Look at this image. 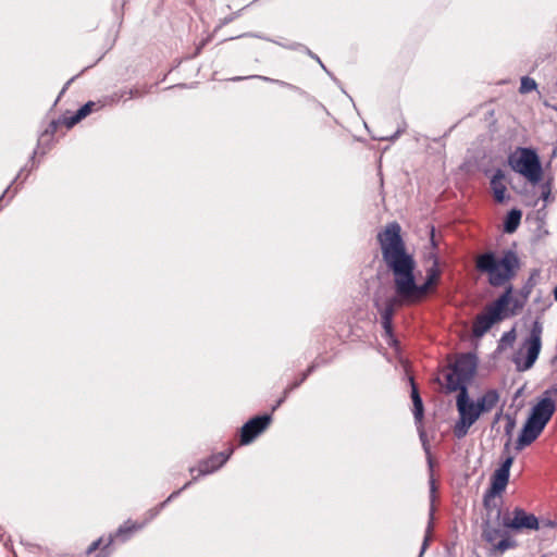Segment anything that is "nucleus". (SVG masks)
Listing matches in <instances>:
<instances>
[{
	"label": "nucleus",
	"instance_id": "obj_5",
	"mask_svg": "<svg viewBox=\"0 0 557 557\" xmlns=\"http://www.w3.org/2000/svg\"><path fill=\"white\" fill-rule=\"evenodd\" d=\"M509 166L535 185L542 181L543 170L540 158L531 148H517L508 157Z\"/></svg>",
	"mask_w": 557,
	"mask_h": 557
},
{
	"label": "nucleus",
	"instance_id": "obj_27",
	"mask_svg": "<svg viewBox=\"0 0 557 557\" xmlns=\"http://www.w3.org/2000/svg\"><path fill=\"white\" fill-rule=\"evenodd\" d=\"M100 543H101V540H97V541L92 542V543L89 545V547H88V549H87V552H86V553H87V555H89V554H91V553L96 552V550L98 549V547H99Z\"/></svg>",
	"mask_w": 557,
	"mask_h": 557
},
{
	"label": "nucleus",
	"instance_id": "obj_1",
	"mask_svg": "<svg viewBox=\"0 0 557 557\" xmlns=\"http://www.w3.org/2000/svg\"><path fill=\"white\" fill-rule=\"evenodd\" d=\"M401 227L392 222L377 234L383 261L394 275L395 292L400 300L414 304L421 301L433 287L425 281L422 285L416 283L413 271L416 261L406 250L401 237Z\"/></svg>",
	"mask_w": 557,
	"mask_h": 557
},
{
	"label": "nucleus",
	"instance_id": "obj_39",
	"mask_svg": "<svg viewBox=\"0 0 557 557\" xmlns=\"http://www.w3.org/2000/svg\"><path fill=\"white\" fill-rule=\"evenodd\" d=\"M3 198H4V195H1V196H0V201H1Z\"/></svg>",
	"mask_w": 557,
	"mask_h": 557
},
{
	"label": "nucleus",
	"instance_id": "obj_32",
	"mask_svg": "<svg viewBox=\"0 0 557 557\" xmlns=\"http://www.w3.org/2000/svg\"><path fill=\"white\" fill-rule=\"evenodd\" d=\"M430 485H431V493L433 494L435 492L436 487H435L434 479L432 476L430 480Z\"/></svg>",
	"mask_w": 557,
	"mask_h": 557
},
{
	"label": "nucleus",
	"instance_id": "obj_15",
	"mask_svg": "<svg viewBox=\"0 0 557 557\" xmlns=\"http://www.w3.org/2000/svg\"><path fill=\"white\" fill-rule=\"evenodd\" d=\"M544 428L541 423L528 418L517 440V449H522L532 444L540 436Z\"/></svg>",
	"mask_w": 557,
	"mask_h": 557
},
{
	"label": "nucleus",
	"instance_id": "obj_38",
	"mask_svg": "<svg viewBox=\"0 0 557 557\" xmlns=\"http://www.w3.org/2000/svg\"><path fill=\"white\" fill-rule=\"evenodd\" d=\"M3 198H4V195H1V196H0V201H1Z\"/></svg>",
	"mask_w": 557,
	"mask_h": 557
},
{
	"label": "nucleus",
	"instance_id": "obj_22",
	"mask_svg": "<svg viewBox=\"0 0 557 557\" xmlns=\"http://www.w3.org/2000/svg\"><path fill=\"white\" fill-rule=\"evenodd\" d=\"M516 341V331L515 329L505 332L499 341L498 350H503L506 347H511Z\"/></svg>",
	"mask_w": 557,
	"mask_h": 557
},
{
	"label": "nucleus",
	"instance_id": "obj_33",
	"mask_svg": "<svg viewBox=\"0 0 557 557\" xmlns=\"http://www.w3.org/2000/svg\"><path fill=\"white\" fill-rule=\"evenodd\" d=\"M181 491H182V490H180V491H176V492L172 493V494L170 495V497L168 498V500H171L173 497L177 496V495L180 494V492H181Z\"/></svg>",
	"mask_w": 557,
	"mask_h": 557
},
{
	"label": "nucleus",
	"instance_id": "obj_28",
	"mask_svg": "<svg viewBox=\"0 0 557 557\" xmlns=\"http://www.w3.org/2000/svg\"><path fill=\"white\" fill-rule=\"evenodd\" d=\"M256 78H259V79H262V81H265V82H272V83H276V84H280V85H283L284 83L281 82V81H276V79H272V78H269V77H265V76H255Z\"/></svg>",
	"mask_w": 557,
	"mask_h": 557
},
{
	"label": "nucleus",
	"instance_id": "obj_24",
	"mask_svg": "<svg viewBox=\"0 0 557 557\" xmlns=\"http://www.w3.org/2000/svg\"><path fill=\"white\" fill-rule=\"evenodd\" d=\"M535 88H536V83L534 79H532L528 76H524L521 78L520 92L527 94V92L534 90Z\"/></svg>",
	"mask_w": 557,
	"mask_h": 557
},
{
	"label": "nucleus",
	"instance_id": "obj_3",
	"mask_svg": "<svg viewBox=\"0 0 557 557\" xmlns=\"http://www.w3.org/2000/svg\"><path fill=\"white\" fill-rule=\"evenodd\" d=\"M513 462V457L508 456L500 465L498 469L495 470L491 478V486L485 492L483 497V505L486 510V518L484 520H500L504 518L502 515V508L498 502L496 500V496L500 495L505 490L509 482L510 468Z\"/></svg>",
	"mask_w": 557,
	"mask_h": 557
},
{
	"label": "nucleus",
	"instance_id": "obj_8",
	"mask_svg": "<svg viewBox=\"0 0 557 557\" xmlns=\"http://www.w3.org/2000/svg\"><path fill=\"white\" fill-rule=\"evenodd\" d=\"M456 407L459 413V419L455 423L453 432L454 435L460 440L468 434L471 425H473L480 418V413L478 411V407H475V403L469 398L468 388H462V391L457 395Z\"/></svg>",
	"mask_w": 557,
	"mask_h": 557
},
{
	"label": "nucleus",
	"instance_id": "obj_34",
	"mask_svg": "<svg viewBox=\"0 0 557 557\" xmlns=\"http://www.w3.org/2000/svg\"><path fill=\"white\" fill-rule=\"evenodd\" d=\"M191 484V482H187L183 487L182 490L186 488L187 486H189Z\"/></svg>",
	"mask_w": 557,
	"mask_h": 557
},
{
	"label": "nucleus",
	"instance_id": "obj_37",
	"mask_svg": "<svg viewBox=\"0 0 557 557\" xmlns=\"http://www.w3.org/2000/svg\"><path fill=\"white\" fill-rule=\"evenodd\" d=\"M3 198H4V195H1V196H0V201H1Z\"/></svg>",
	"mask_w": 557,
	"mask_h": 557
},
{
	"label": "nucleus",
	"instance_id": "obj_18",
	"mask_svg": "<svg viewBox=\"0 0 557 557\" xmlns=\"http://www.w3.org/2000/svg\"><path fill=\"white\" fill-rule=\"evenodd\" d=\"M499 395L496 389H488L481 398L475 403L480 416L485 412H490L498 403Z\"/></svg>",
	"mask_w": 557,
	"mask_h": 557
},
{
	"label": "nucleus",
	"instance_id": "obj_21",
	"mask_svg": "<svg viewBox=\"0 0 557 557\" xmlns=\"http://www.w3.org/2000/svg\"><path fill=\"white\" fill-rule=\"evenodd\" d=\"M441 276V270L438 268L437 260L434 261L433 265L426 270L425 281L429 285L435 286Z\"/></svg>",
	"mask_w": 557,
	"mask_h": 557
},
{
	"label": "nucleus",
	"instance_id": "obj_20",
	"mask_svg": "<svg viewBox=\"0 0 557 557\" xmlns=\"http://www.w3.org/2000/svg\"><path fill=\"white\" fill-rule=\"evenodd\" d=\"M95 107V103L89 101L87 103H85L84 106H82L77 111L76 113L71 116L65 123L67 125V127H72L73 125H75L76 123H78L81 120L85 119L88 114L91 113L92 109Z\"/></svg>",
	"mask_w": 557,
	"mask_h": 557
},
{
	"label": "nucleus",
	"instance_id": "obj_36",
	"mask_svg": "<svg viewBox=\"0 0 557 557\" xmlns=\"http://www.w3.org/2000/svg\"><path fill=\"white\" fill-rule=\"evenodd\" d=\"M124 530L122 528L119 529L117 533H122Z\"/></svg>",
	"mask_w": 557,
	"mask_h": 557
},
{
	"label": "nucleus",
	"instance_id": "obj_17",
	"mask_svg": "<svg viewBox=\"0 0 557 557\" xmlns=\"http://www.w3.org/2000/svg\"><path fill=\"white\" fill-rule=\"evenodd\" d=\"M230 454L231 453H228V454L220 453V454L214 455L211 458L202 461L199 465V469H198L199 475L208 474V473H211V472L215 471L216 469H219L230 458Z\"/></svg>",
	"mask_w": 557,
	"mask_h": 557
},
{
	"label": "nucleus",
	"instance_id": "obj_19",
	"mask_svg": "<svg viewBox=\"0 0 557 557\" xmlns=\"http://www.w3.org/2000/svg\"><path fill=\"white\" fill-rule=\"evenodd\" d=\"M522 213L518 209L510 210L504 221V231L508 234L513 233L521 221Z\"/></svg>",
	"mask_w": 557,
	"mask_h": 557
},
{
	"label": "nucleus",
	"instance_id": "obj_2",
	"mask_svg": "<svg viewBox=\"0 0 557 557\" xmlns=\"http://www.w3.org/2000/svg\"><path fill=\"white\" fill-rule=\"evenodd\" d=\"M521 267L516 251L505 250L502 257L494 251H485L475 258V268L480 273L487 274L488 283L493 287H500L509 283Z\"/></svg>",
	"mask_w": 557,
	"mask_h": 557
},
{
	"label": "nucleus",
	"instance_id": "obj_9",
	"mask_svg": "<svg viewBox=\"0 0 557 557\" xmlns=\"http://www.w3.org/2000/svg\"><path fill=\"white\" fill-rule=\"evenodd\" d=\"M542 324L539 321H535L531 327L530 335L524 343L527 348V357L524 361L521 362L519 358L513 359L518 371H527L535 363L542 347Z\"/></svg>",
	"mask_w": 557,
	"mask_h": 557
},
{
	"label": "nucleus",
	"instance_id": "obj_35",
	"mask_svg": "<svg viewBox=\"0 0 557 557\" xmlns=\"http://www.w3.org/2000/svg\"><path fill=\"white\" fill-rule=\"evenodd\" d=\"M429 466L432 468V459L429 457Z\"/></svg>",
	"mask_w": 557,
	"mask_h": 557
},
{
	"label": "nucleus",
	"instance_id": "obj_12",
	"mask_svg": "<svg viewBox=\"0 0 557 557\" xmlns=\"http://www.w3.org/2000/svg\"><path fill=\"white\" fill-rule=\"evenodd\" d=\"M271 420L270 414H262L247 421L240 429V444L247 445L251 443L270 425Z\"/></svg>",
	"mask_w": 557,
	"mask_h": 557
},
{
	"label": "nucleus",
	"instance_id": "obj_30",
	"mask_svg": "<svg viewBox=\"0 0 557 557\" xmlns=\"http://www.w3.org/2000/svg\"><path fill=\"white\" fill-rule=\"evenodd\" d=\"M549 194H550L549 187H548V185H546V186L543 188V193H542V197H543V199H545V200H546V199L548 198Z\"/></svg>",
	"mask_w": 557,
	"mask_h": 557
},
{
	"label": "nucleus",
	"instance_id": "obj_29",
	"mask_svg": "<svg viewBox=\"0 0 557 557\" xmlns=\"http://www.w3.org/2000/svg\"><path fill=\"white\" fill-rule=\"evenodd\" d=\"M305 49H306V52L308 53V55H310L312 59L317 60V61H318V62L323 66V64H322V62H321L320 58H319L317 54H314V53H313L310 49H308V48H305Z\"/></svg>",
	"mask_w": 557,
	"mask_h": 557
},
{
	"label": "nucleus",
	"instance_id": "obj_31",
	"mask_svg": "<svg viewBox=\"0 0 557 557\" xmlns=\"http://www.w3.org/2000/svg\"><path fill=\"white\" fill-rule=\"evenodd\" d=\"M428 544H429V537H428V536H425V539H424V541H423V544H422V547H421L420 557L422 556V554H423V553H424V550L426 549Z\"/></svg>",
	"mask_w": 557,
	"mask_h": 557
},
{
	"label": "nucleus",
	"instance_id": "obj_40",
	"mask_svg": "<svg viewBox=\"0 0 557 557\" xmlns=\"http://www.w3.org/2000/svg\"><path fill=\"white\" fill-rule=\"evenodd\" d=\"M3 198H4V195H1V196H0V201H1Z\"/></svg>",
	"mask_w": 557,
	"mask_h": 557
},
{
	"label": "nucleus",
	"instance_id": "obj_11",
	"mask_svg": "<svg viewBox=\"0 0 557 557\" xmlns=\"http://www.w3.org/2000/svg\"><path fill=\"white\" fill-rule=\"evenodd\" d=\"M512 515V518H510L508 515L504 516V528L512 530H539V520L533 513H527L522 508L517 507L513 509Z\"/></svg>",
	"mask_w": 557,
	"mask_h": 557
},
{
	"label": "nucleus",
	"instance_id": "obj_10",
	"mask_svg": "<svg viewBox=\"0 0 557 557\" xmlns=\"http://www.w3.org/2000/svg\"><path fill=\"white\" fill-rule=\"evenodd\" d=\"M374 307L381 314V322L386 336H393V315L395 313L396 306L404 302L398 296H389L384 301L381 299L377 293L374 295Z\"/></svg>",
	"mask_w": 557,
	"mask_h": 557
},
{
	"label": "nucleus",
	"instance_id": "obj_25",
	"mask_svg": "<svg viewBox=\"0 0 557 557\" xmlns=\"http://www.w3.org/2000/svg\"><path fill=\"white\" fill-rule=\"evenodd\" d=\"M536 274V272H534L530 277L529 280L527 281V283L524 284V286L522 287L521 289V296L522 298H524V300L528 299V297L530 296L531 292H532V288L534 286V281H533V276Z\"/></svg>",
	"mask_w": 557,
	"mask_h": 557
},
{
	"label": "nucleus",
	"instance_id": "obj_26",
	"mask_svg": "<svg viewBox=\"0 0 557 557\" xmlns=\"http://www.w3.org/2000/svg\"><path fill=\"white\" fill-rule=\"evenodd\" d=\"M527 300H524V298L522 300L516 298V299H512L510 300L509 304H512V308L509 310H507V312L509 311L510 312V315H516L524 306Z\"/></svg>",
	"mask_w": 557,
	"mask_h": 557
},
{
	"label": "nucleus",
	"instance_id": "obj_6",
	"mask_svg": "<svg viewBox=\"0 0 557 557\" xmlns=\"http://www.w3.org/2000/svg\"><path fill=\"white\" fill-rule=\"evenodd\" d=\"M476 370V358L472 354H462L451 363L445 374L446 389L461 392L467 388Z\"/></svg>",
	"mask_w": 557,
	"mask_h": 557
},
{
	"label": "nucleus",
	"instance_id": "obj_4",
	"mask_svg": "<svg viewBox=\"0 0 557 557\" xmlns=\"http://www.w3.org/2000/svg\"><path fill=\"white\" fill-rule=\"evenodd\" d=\"M512 290V285H508L505 292L495 301L487 305L485 309L476 315L472 327L475 337L483 336L495 323L509 315L507 314V310L511 300Z\"/></svg>",
	"mask_w": 557,
	"mask_h": 557
},
{
	"label": "nucleus",
	"instance_id": "obj_23",
	"mask_svg": "<svg viewBox=\"0 0 557 557\" xmlns=\"http://www.w3.org/2000/svg\"><path fill=\"white\" fill-rule=\"evenodd\" d=\"M311 371H312V367H310V368L307 370V372H305V373L302 374V376L300 377V380H299V381H296L295 383H293L292 385H289V386L285 389V392H284V397H283V398H281V399L277 401V405L274 407V409H275L277 406H280V405L284 401V398L287 396V394H288L290 391H293V389L297 388V387H298V386H299V385H300V384H301V383L307 379L308 374H309Z\"/></svg>",
	"mask_w": 557,
	"mask_h": 557
},
{
	"label": "nucleus",
	"instance_id": "obj_7",
	"mask_svg": "<svg viewBox=\"0 0 557 557\" xmlns=\"http://www.w3.org/2000/svg\"><path fill=\"white\" fill-rule=\"evenodd\" d=\"M503 528V519L483 521L482 539L492 545L490 555L493 557H500L506 550L517 546V542Z\"/></svg>",
	"mask_w": 557,
	"mask_h": 557
},
{
	"label": "nucleus",
	"instance_id": "obj_16",
	"mask_svg": "<svg viewBox=\"0 0 557 557\" xmlns=\"http://www.w3.org/2000/svg\"><path fill=\"white\" fill-rule=\"evenodd\" d=\"M505 173L502 169H497L492 178H491V188L493 190L494 199L502 203L505 200V193H506V185L504 184L505 181Z\"/></svg>",
	"mask_w": 557,
	"mask_h": 557
},
{
	"label": "nucleus",
	"instance_id": "obj_13",
	"mask_svg": "<svg viewBox=\"0 0 557 557\" xmlns=\"http://www.w3.org/2000/svg\"><path fill=\"white\" fill-rule=\"evenodd\" d=\"M550 393L557 394V388L546 391L544 397L532 408L529 417L544 426H546L556 410L555 400L548 397Z\"/></svg>",
	"mask_w": 557,
	"mask_h": 557
},
{
	"label": "nucleus",
	"instance_id": "obj_14",
	"mask_svg": "<svg viewBox=\"0 0 557 557\" xmlns=\"http://www.w3.org/2000/svg\"><path fill=\"white\" fill-rule=\"evenodd\" d=\"M411 399H412V404H413L414 422H416L418 431H419V436L423 443L425 450L428 451L426 440H425L426 435H425V432H424V429L422 425V421H423V417H424L423 401L419 394L418 387L416 386L412 379H411Z\"/></svg>",
	"mask_w": 557,
	"mask_h": 557
}]
</instances>
